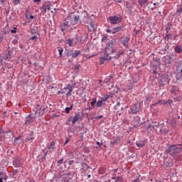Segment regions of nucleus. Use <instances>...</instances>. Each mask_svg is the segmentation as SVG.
I'll use <instances>...</instances> for the list:
<instances>
[{"instance_id":"obj_30","label":"nucleus","mask_w":182,"mask_h":182,"mask_svg":"<svg viewBox=\"0 0 182 182\" xmlns=\"http://www.w3.org/2000/svg\"><path fill=\"white\" fill-rule=\"evenodd\" d=\"M58 53H59L60 58H62V55L63 53V48L58 47Z\"/></svg>"},{"instance_id":"obj_60","label":"nucleus","mask_w":182,"mask_h":182,"mask_svg":"<svg viewBox=\"0 0 182 182\" xmlns=\"http://www.w3.org/2000/svg\"><path fill=\"white\" fill-rule=\"evenodd\" d=\"M110 143L111 144H116V141H112Z\"/></svg>"},{"instance_id":"obj_49","label":"nucleus","mask_w":182,"mask_h":182,"mask_svg":"<svg viewBox=\"0 0 182 182\" xmlns=\"http://www.w3.org/2000/svg\"><path fill=\"white\" fill-rule=\"evenodd\" d=\"M70 141V139H67L64 143L65 145L68 144V143H69V141Z\"/></svg>"},{"instance_id":"obj_20","label":"nucleus","mask_w":182,"mask_h":182,"mask_svg":"<svg viewBox=\"0 0 182 182\" xmlns=\"http://www.w3.org/2000/svg\"><path fill=\"white\" fill-rule=\"evenodd\" d=\"M0 176H1V178H3V180H8V176H6V173L1 171Z\"/></svg>"},{"instance_id":"obj_21","label":"nucleus","mask_w":182,"mask_h":182,"mask_svg":"<svg viewBox=\"0 0 182 182\" xmlns=\"http://www.w3.org/2000/svg\"><path fill=\"white\" fill-rule=\"evenodd\" d=\"M122 31V26L116 27L114 28V31L112 32V35L114 33H117V32H120Z\"/></svg>"},{"instance_id":"obj_32","label":"nucleus","mask_w":182,"mask_h":182,"mask_svg":"<svg viewBox=\"0 0 182 182\" xmlns=\"http://www.w3.org/2000/svg\"><path fill=\"white\" fill-rule=\"evenodd\" d=\"M161 133H168V129L167 128H163V127H161L160 129Z\"/></svg>"},{"instance_id":"obj_2","label":"nucleus","mask_w":182,"mask_h":182,"mask_svg":"<svg viewBox=\"0 0 182 182\" xmlns=\"http://www.w3.org/2000/svg\"><path fill=\"white\" fill-rule=\"evenodd\" d=\"M114 45H116V40L112 39L107 43V47L105 48V53L107 55H112L114 53Z\"/></svg>"},{"instance_id":"obj_35","label":"nucleus","mask_w":182,"mask_h":182,"mask_svg":"<svg viewBox=\"0 0 182 182\" xmlns=\"http://www.w3.org/2000/svg\"><path fill=\"white\" fill-rule=\"evenodd\" d=\"M107 36H103L102 38V42H104V43H106L107 42Z\"/></svg>"},{"instance_id":"obj_45","label":"nucleus","mask_w":182,"mask_h":182,"mask_svg":"<svg viewBox=\"0 0 182 182\" xmlns=\"http://www.w3.org/2000/svg\"><path fill=\"white\" fill-rule=\"evenodd\" d=\"M13 4L14 5H18V4H19V0H14V1H13Z\"/></svg>"},{"instance_id":"obj_1","label":"nucleus","mask_w":182,"mask_h":182,"mask_svg":"<svg viewBox=\"0 0 182 182\" xmlns=\"http://www.w3.org/2000/svg\"><path fill=\"white\" fill-rule=\"evenodd\" d=\"M166 153H167V154H171L172 157H176V156L180 153V147H178V145H171L166 149Z\"/></svg>"},{"instance_id":"obj_38","label":"nucleus","mask_w":182,"mask_h":182,"mask_svg":"<svg viewBox=\"0 0 182 182\" xmlns=\"http://www.w3.org/2000/svg\"><path fill=\"white\" fill-rule=\"evenodd\" d=\"M33 122V119L32 118L28 119L26 121V124H31Z\"/></svg>"},{"instance_id":"obj_52","label":"nucleus","mask_w":182,"mask_h":182,"mask_svg":"<svg viewBox=\"0 0 182 182\" xmlns=\"http://www.w3.org/2000/svg\"><path fill=\"white\" fill-rule=\"evenodd\" d=\"M95 119H103V115H99L96 117Z\"/></svg>"},{"instance_id":"obj_58","label":"nucleus","mask_w":182,"mask_h":182,"mask_svg":"<svg viewBox=\"0 0 182 182\" xmlns=\"http://www.w3.org/2000/svg\"><path fill=\"white\" fill-rule=\"evenodd\" d=\"M97 146H99V147H100V146L102 145V144L99 141L97 142Z\"/></svg>"},{"instance_id":"obj_34","label":"nucleus","mask_w":182,"mask_h":182,"mask_svg":"<svg viewBox=\"0 0 182 182\" xmlns=\"http://www.w3.org/2000/svg\"><path fill=\"white\" fill-rule=\"evenodd\" d=\"M160 126H161V124H160L159 122H155L152 127L153 129H157L160 127Z\"/></svg>"},{"instance_id":"obj_19","label":"nucleus","mask_w":182,"mask_h":182,"mask_svg":"<svg viewBox=\"0 0 182 182\" xmlns=\"http://www.w3.org/2000/svg\"><path fill=\"white\" fill-rule=\"evenodd\" d=\"M103 105H105V102L102 100H99L97 102V104H96V107H100L101 108L102 106H103Z\"/></svg>"},{"instance_id":"obj_31","label":"nucleus","mask_w":182,"mask_h":182,"mask_svg":"<svg viewBox=\"0 0 182 182\" xmlns=\"http://www.w3.org/2000/svg\"><path fill=\"white\" fill-rule=\"evenodd\" d=\"M11 58V51L8 50L7 53L6 54V60H10Z\"/></svg>"},{"instance_id":"obj_37","label":"nucleus","mask_w":182,"mask_h":182,"mask_svg":"<svg viewBox=\"0 0 182 182\" xmlns=\"http://www.w3.org/2000/svg\"><path fill=\"white\" fill-rule=\"evenodd\" d=\"M80 68V64H79V63L75 64L74 66L75 70H79Z\"/></svg>"},{"instance_id":"obj_44","label":"nucleus","mask_w":182,"mask_h":182,"mask_svg":"<svg viewBox=\"0 0 182 182\" xmlns=\"http://www.w3.org/2000/svg\"><path fill=\"white\" fill-rule=\"evenodd\" d=\"M176 80H180V79H181V75H176Z\"/></svg>"},{"instance_id":"obj_48","label":"nucleus","mask_w":182,"mask_h":182,"mask_svg":"<svg viewBox=\"0 0 182 182\" xmlns=\"http://www.w3.org/2000/svg\"><path fill=\"white\" fill-rule=\"evenodd\" d=\"M105 32H107V33H112V30L109 29V28H107L105 30Z\"/></svg>"},{"instance_id":"obj_61","label":"nucleus","mask_w":182,"mask_h":182,"mask_svg":"<svg viewBox=\"0 0 182 182\" xmlns=\"http://www.w3.org/2000/svg\"><path fill=\"white\" fill-rule=\"evenodd\" d=\"M92 109H95V107H93L92 106L88 107V110H92Z\"/></svg>"},{"instance_id":"obj_3","label":"nucleus","mask_w":182,"mask_h":182,"mask_svg":"<svg viewBox=\"0 0 182 182\" xmlns=\"http://www.w3.org/2000/svg\"><path fill=\"white\" fill-rule=\"evenodd\" d=\"M122 17L120 14H117L107 18V21L111 23V25H116L122 22Z\"/></svg>"},{"instance_id":"obj_40","label":"nucleus","mask_w":182,"mask_h":182,"mask_svg":"<svg viewBox=\"0 0 182 182\" xmlns=\"http://www.w3.org/2000/svg\"><path fill=\"white\" fill-rule=\"evenodd\" d=\"M30 41H38V38L34 36H31V38H29Z\"/></svg>"},{"instance_id":"obj_63","label":"nucleus","mask_w":182,"mask_h":182,"mask_svg":"<svg viewBox=\"0 0 182 182\" xmlns=\"http://www.w3.org/2000/svg\"><path fill=\"white\" fill-rule=\"evenodd\" d=\"M71 86H73V89L75 87V86H76V83L74 82L73 85H71Z\"/></svg>"},{"instance_id":"obj_59","label":"nucleus","mask_w":182,"mask_h":182,"mask_svg":"<svg viewBox=\"0 0 182 182\" xmlns=\"http://www.w3.org/2000/svg\"><path fill=\"white\" fill-rule=\"evenodd\" d=\"M35 16H33V15H31L30 16V19H34Z\"/></svg>"},{"instance_id":"obj_26","label":"nucleus","mask_w":182,"mask_h":182,"mask_svg":"<svg viewBox=\"0 0 182 182\" xmlns=\"http://www.w3.org/2000/svg\"><path fill=\"white\" fill-rule=\"evenodd\" d=\"M164 38L165 41H168V39H172L171 33H167L166 34V36L164 37Z\"/></svg>"},{"instance_id":"obj_53","label":"nucleus","mask_w":182,"mask_h":182,"mask_svg":"<svg viewBox=\"0 0 182 182\" xmlns=\"http://www.w3.org/2000/svg\"><path fill=\"white\" fill-rule=\"evenodd\" d=\"M47 25H48L49 28H50V25H52V21H47Z\"/></svg>"},{"instance_id":"obj_50","label":"nucleus","mask_w":182,"mask_h":182,"mask_svg":"<svg viewBox=\"0 0 182 182\" xmlns=\"http://www.w3.org/2000/svg\"><path fill=\"white\" fill-rule=\"evenodd\" d=\"M114 141H116V143H118V141H120V136H118L117 139L114 140Z\"/></svg>"},{"instance_id":"obj_42","label":"nucleus","mask_w":182,"mask_h":182,"mask_svg":"<svg viewBox=\"0 0 182 182\" xmlns=\"http://www.w3.org/2000/svg\"><path fill=\"white\" fill-rule=\"evenodd\" d=\"M33 136H31V137H28L26 139V141H31V140H33Z\"/></svg>"},{"instance_id":"obj_22","label":"nucleus","mask_w":182,"mask_h":182,"mask_svg":"<svg viewBox=\"0 0 182 182\" xmlns=\"http://www.w3.org/2000/svg\"><path fill=\"white\" fill-rule=\"evenodd\" d=\"M73 109V105H71L69 107H65V113H67V114H69V113H70V110H72Z\"/></svg>"},{"instance_id":"obj_55","label":"nucleus","mask_w":182,"mask_h":182,"mask_svg":"<svg viewBox=\"0 0 182 182\" xmlns=\"http://www.w3.org/2000/svg\"><path fill=\"white\" fill-rule=\"evenodd\" d=\"M168 104H170V100H168V101L164 102L163 103V105H168Z\"/></svg>"},{"instance_id":"obj_13","label":"nucleus","mask_w":182,"mask_h":182,"mask_svg":"<svg viewBox=\"0 0 182 182\" xmlns=\"http://www.w3.org/2000/svg\"><path fill=\"white\" fill-rule=\"evenodd\" d=\"M62 177L64 181H69L73 178V175L71 173H64Z\"/></svg>"},{"instance_id":"obj_62","label":"nucleus","mask_w":182,"mask_h":182,"mask_svg":"<svg viewBox=\"0 0 182 182\" xmlns=\"http://www.w3.org/2000/svg\"><path fill=\"white\" fill-rule=\"evenodd\" d=\"M3 33H4V35H6V34L8 33V31H3Z\"/></svg>"},{"instance_id":"obj_9","label":"nucleus","mask_w":182,"mask_h":182,"mask_svg":"<svg viewBox=\"0 0 182 182\" xmlns=\"http://www.w3.org/2000/svg\"><path fill=\"white\" fill-rule=\"evenodd\" d=\"M146 144H147V139H142L136 142V147H139V148H141V147L146 146Z\"/></svg>"},{"instance_id":"obj_27","label":"nucleus","mask_w":182,"mask_h":182,"mask_svg":"<svg viewBox=\"0 0 182 182\" xmlns=\"http://www.w3.org/2000/svg\"><path fill=\"white\" fill-rule=\"evenodd\" d=\"M100 99H101V100L103 101L104 102H107V100L108 99H110V95H105V96H104V97H102Z\"/></svg>"},{"instance_id":"obj_43","label":"nucleus","mask_w":182,"mask_h":182,"mask_svg":"<svg viewBox=\"0 0 182 182\" xmlns=\"http://www.w3.org/2000/svg\"><path fill=\"white\" fill-rule=\"evenodd\" d=\"M16 29H17V28L14 27L13 30H11V33H16Z\"/></svg>"},{"instance_id":"obj_41","label":"nucleus","mask_w":182,"mask_h":182,"mask_svg":"<svg viewBox=\"0 0 182 182\" xmlns=\"http://www.w3.org/2000/svg\"><path fill=\"white\" fill-rule=\"evenodd\" d=\"M14 141L16 143V144H19L21 143L19 142V137L14 139Z\"/></svg>"},{"instance_id":"obj_25","label":"nucleus","mask_w":182,"mask_h":182,"mask_svg":"<svg viewBox=\"0 0 182 182\" xmlns=\"http://www.w3.org/2000/svg\"><path fill=\"white\" fill-rule=\"evenodd\" d=\"M112 79H113L112 75H111L108 76L107 78H105L104 82H105V83H109V82H110V80H112Z\"/></svg>"},{"instance_id":"obj_36","label":"nucleus","mask_w":182,"mask_h":182,"mask_svg":"<svg viewBox=\"0 0 182 182\" xmlns=\"http://www.w3.org/2000/svg\"><path fill=\"white\" fill-rule=\"evenodd\" d=\"M5 41V36H4V34L0 33V43H2Z\"/></svg>"},{"instance_id":"obj_56","label":"nucleus","mask_w":182,"mask_h":182,"mask_svg":"<svg viewBox=\"0 0 182 182\" xmlns=\"http://www.w3.org/2000/svg\"><path fill=\"white\" fill-rule=\"evenodd\" d=\"M165 31H166V33H168V31H170V27H166Z\"/></svg>"},{"instance_id":"obj_7","label":"nucleus","mask_w":182,"mask_h":182,"mask_svg":"<svg viewBox=\"0 0 182 182\" xmlns=\"http://www.w3.org/2000/svg\"><path fill=\"white\" fill-rule=\"evenodd\" d=\"M129 42H130V38L126 36L121 38V43L124 48H129Z\"/></svg>"},{"instance_id":"obj_6","label":"nucleus","mask_w":182,"mask_h":182,"mask_svg":"<svg viewBox=\"0 0 182 182\" xmlns=\"http://www.w3.org/2000/svg\"><path fill=\"white\" fill-rule=\"evenodd\" d=\"M141 107H140L139 103H136L134 106L131 108V112L132 114H136L140 112Z\"/></svg>"},{"instance_id":"obj_57","label":"nucleus","mask_w":182,"mask_h":182,"mask_svg":"<svg viewBox=\"0 0 182 182\" xmlns=\"http://www.w3.org/2000/svg\"><path fill=\"white\" fill-rule=\"evenodd\" d=\"M152 73L153 75H156V73H157V71L156 70H153Z\"/></svg>"},{"instance_id":"obj_46","label":"nucleus","mask_w":182,"mask_h":182,"mask_svg":"<svg viewBox=\"0 0 182 182\" xmlns=\"http://www.w3.org/2000/svg\"><path fill=\"white\" fill-rule=\"evenodd\" d=\"M47 89H48V90H52V89H53V86H52V85H48V86L47 87Z\"/></svg>"},{"instance_id":"obj_28","label":"nucleus","mask_w":182,"mask_h":182,"mask_svg":"<svg viewBox=\"0 0 182 182\" xmlns=\"http://www.w3.org/2000/svg\"><path fill=\"white\" fill-rule=\"evenodd\" d=\"M112 53H111V54H109V55L112 57L111 59H119V58H120V54H116L115 55H113V54Z\"/></svg>"},{"instance_id":"obj_11","label":"nucleus","mask_w":182,"mask_h":182,"mask_svg":"<svg viewBox=\"0 0 182 182\" xmlns=\"http://www.w3.org/2000/svg\"><path fill=\"white\" fill-rule=\"evenodd\" d=\"M69 26H70V25L69 24V21H65L60 26L61 32H65V31H68L69 29Z\"/></svg>"},{"instance_id":"obj_8","label":"nucleus","mask_w":182,"mask_h":182,"mask_svg":"<svg viewBox=\"0 0 182 182\" xmlns=\"http://www.w3.org/2000/svg\"><path fill=\"white\" fill-rule=\"evenodd\" d=\"M82 117H83V112H77L72 120L73 124H75L76 122H77L79 119H82Z\"/></svg>"},{"instance_id":"obj_54","label":"nucleus","mask_w":182,"mask_h":182,"mask_svg":"<svg viewBox=\"0 0 182 182\" xmlns=\"http://www.w3.org/2000/svg\"><path fill=\"white\" fill-rule=\"evenodd\" d=\"M176 146H178V147L180 146L181 147H179V150H182V143L177 144Z\"/></svg>"},{"instance_id":"obj_64","label":"nucleus","mask_w":182,"mask_h":182,"mask_svg":"<svg viewBox=\"0 0 182 182\" xmlns=\"http://www.w3.org/2000/svg\"><path fill=\"white\" fill-rule=\"evenodd\" d=\"M133 182H140V180L136 179V180H134Z\"/></svg>"},{"instance_id":"obj_23","label":"nucleus","mask_w":182,"mask_h":182,"mask_svg":"<svg viewBox=\"0 0 182 182\" xmlns=\"http://www.w3.org/2000/svg\"><path fill=\"white\" fill-rule=\"evenodd\" d=\"M75 163V161L73 160H70V159H66L65 161H64V164H68V166H72V164Z\"/></svg>"},{"instance_id":"obj_16","label":"nucleus","mask_w":182,"mask_h":182,"mask_svg":"<svg viewBox=\"0 0 182 182\" xmlns=\"http://www.w3.org/2000/svg\"><path fill=\"white\" fill-rule=\"evenodd\" d=\"M170 49V44L165 42L164 46L161 47V52H167Z\"/></svg>"},{"instance_id":"obj_24","label":"nucleus","mask_w":182,"mask_h":182,"mask_svg":"<svg viewBox=\"0 0 182 182\" xmlns=\"http://www.w3.org/2000/svg\"><path fill=\"white\" fill-rule=\"evenodd\" d=\"M95 103H97V99L96 97H93L92 101L90 102L92 107H96L95 105Z\"/></svg>"},{"instance_id":"obj_12","label":"nucleus","mask_w":182,"mask_h":182,"mask_svg":"<svg viewBox=\"0 0 182 182\" xmlns=\"http://www.w3.org/2000/svg\"><path fill=\"white\" fill-rule=\"evenodd\" d=\"M112 55H109V54H107L106 53L104 54L103 58L100 60V65L105 64V60H110L112 59Z\"/></svg>"},{"instance_id":"obj_14","label":"nucleus","mask_w":182,"mask_h":182,"mask_svg":"<svg viewBox=\"0 0 182 182\" xmlns=\"http://www.w3.org/2000/svg\"><path fill=\"white\" fill-rule=\"evenodd\" d=\"M81 53V50H75L73 53H70V55L71 56V58H73V59H75V58H77V56H79V55H80Z\"/></svg>"},{"instance_id":"obj_29","label":"nucleus","mask_w":182,"mask_h":182,"mask_svg":"<svg viewBox=\"0 0 182 182\" xmlns=\"http://www.w3.org/2000/svg\"><path fill=\"white\" fill-rule=\"evenodd\" d=\"M90 26L91 31H95L96 29V25L95 24V22H90Z\"/></svg>"},{"instance_id":"obj_5","label":"nucleus","mask_w":182,"mask_h":182,"mask_svg":"<svg viewBox=\"0 0 182 182\" xmlns=\"http://www.w3.org/2000/svg\"><path fill=\"white\" fill-rule=\"evenodd\" d=\"M70 18H71V23L73 25H76V23H79V22H80V16L79 15L71 14Z\"/></svg>"},{"instance_id":"obj_17","label":"nucleus","mask_w":182,"mask_h":182,"mask_svg":"<svg viewBox=\"0 0 182 182\" xmlns=\"http://www.w3.org/2000/svg\"><path fill=\"white\" fill-rule=\"evenodd\" d=\"M55 146H56V143H55V141H53L50 144V145H48V146L49 151H53V150H54Z\"/></svg>"},{"instance_id":"obj_51","label":"nucleus","mask_w":182,"mask_h":182,"mask_svg":"<svg viewBox=\"0 0 182 182\" xmlns=\"http://www.w3.org/2000/svg\"><path fill=\"white\" fill-rule=\"evenodd\" d=\"M182 12V7L179 8V9L177 11L178 14H181Z\"/></svg>"},{"instance_id":"obj_10","label":"nucleus","mask_w":182,"mask_h":182,"mask_svg":"<svg viewBox=\"0 0 182 182\" xmlns=\"http://www.w3.org/2000/svg\"><path fill=\"white\" fill-rule=\"evenodd\" d=\"M137 2L139 5L142 8H146V5H150V4H153V1L149 2V0H137Z\"/></svg>"},{"instance_id":"obj_33","label":"nucleus","mask_w":182,"mask_h":182,"mask_svg":"<svg viewBox=\"0 0 182 182\" xmlns=\"http://www.w3.org/2000/svg\"><path fill=\"white\" fill-rule=\"evenodd\" d=\"M68 46L70 47V48H73V46H75L73 45V41H72V39L69 38L68 40Z\"/></svg>"},{"instance_id":"obj_18","label":"nucleus","mask_w":182,"mask_h":182,"mask_svg":"<svg viewBox=\"0 0 182 182\" xmlns=\"http://www.w3.org/2000/svg\"><path fill=\"white\" fill-rule=\"evenodd\" d=\"M112 180H114L115 182H123V177L122 176L113 177Z\"/></svg>"},{"instance_id":"obj_39","label":"nucleus","mask_w":182,"mask_h":182,"mask_svg":"<svg viewBox=\"0 0 182 182\" xmlns=\"http://www.w3.org/2000/svg\"><path fill=\"white\" fill-rule=\"evenodd\" d=\"M64 159H61L57 161L58 166H60V164H63Z\"/></svg>"},{"instance_id":"obj_15","label":"nucleus","mask_w":182,"mask_h":182,"mask_svg":"<svg viewBox=\"0 0 182 182\" xmlns=\"http://www.w3.org/2000/svg\"><path fill=\"white\" fill-rule=\"evenodd\" d=\"M174 52H175V53H178V55H180V53H182V47H181V45L177 44V45L174 47Z\"/></svg>"},{"instance_id":"obj_47","label":"nucleus","mask_w":182,"mask_h":182,"mask_svg":"<svg viewBox=\"0 0 182 182\" xmlns=\"http://www.w3.org/2000/svg\"><path fill=\"white\" fill-rule=\"evenodd\" d=\"M4 56L0 55V63H2V62H4Z\"/></svg>"},{"instance_id":"obj_4","label":"nucleus","mask_w":182,"mask_h":182,"mask_svg":"<svg viewBox=\"0 0 182 182\" xmlns=\"http://www.w3.org/2000/svg\"><path fill=\"white\" fill-rule=\"evenodd\" d=\"M65 90H68V92L66 93ZM72 92H73V86H72V84H68V85L63 88L61 93H66L67 97H70V96H72Z\"/></svg>"}]
</instances>
